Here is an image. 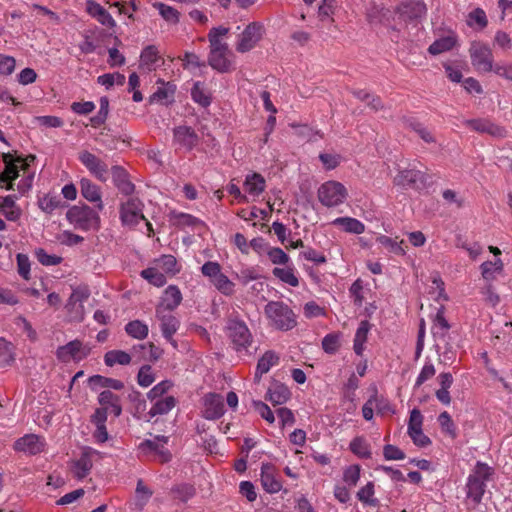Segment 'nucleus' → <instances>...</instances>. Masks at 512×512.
<instances>
[{
    "label": "nucleus",
    "mask_w": 512,
    "mask_h": 512,
    "mask_svg": "<svg viewBox=\"0 0 512 512\" xmlns=\"http://www.w3.org/2000/svg\"><path fill=\"white\" fill-rule=\"evenodd\" d=\"M228 33L229 28L218 26L213 27L207 36L210 48L208 63L220 73H227L234 69V55L226 41Z\"/></svg>",
    "instance_id": "nucleus-1"
},
{
    "label": "nucleus",
    "mask_w": 512,
    "mask_h": 512,
    "mask_svg": "<svg viewBox=\"0 0 512 512\" xmlns=\"http://www.w3.org/2000/svg\"><path fill=\"white\" fill-rule=\"evenodd\" d=\"M266 317L270 325L282 331L293 329L296 324V317L293 311L283 302L270 301L264 308Z\"/></svg>",
    "instance_id": "nucleus-2"
},
{
    "label": "nucleus",
    "mask_w": 512,
    "mask_h": 512,
    "mask_svg": "<svg viewBox=\"0 0 512 512\" xmlns=\"http://www.w3.org/2000/svg\"><path fill=\"white\" fill-rule=\"evenodd\" d=\"M67 220L76 229L97 230L100 227V217L96 211L87 205L72 206L66 213Z\"/></svg>",
    "instance_id": "nucleus-3"
},
{
    "label": "nucleus",
    "mask_w": 512,
    "mask_h": 512,
    "mask_svg": "<svg viewBox=\"0 0 512 512\" xmlns=\"http://www.w3.org/2000/svg\"><path fill=\"white\" fill-rule=\"evenodd\" d=\"M226 332L236 352L247 355L248 348L252 345L253 337L245 322L238 319H229Z\"/></svg>",
    "instance_id": "nucleus-4"
},
{
    "label": "nucleus",
    "mask_w": 512,
    "mask_h": 512,
    "mask_svg": "<svg viewBox=\"0 0 512 512\" xmlns=\"http://www.w3.org/2000/svg\"><path fill=\"white\" fill-rule=\"evenodd\" d=\"M348 197L346 187L338 181L329 180L320 185L317 190L319 202L328 208L343 204Z\"/></svg>",
    "instance_id": "nucleus-5"
},
{
    "label": "nucleus",
    "mask_w": 512,
    "mask_h": 512,
    "mask_svg": "<svg viewBox=\"0 0 512 512\" xmlns=\"http://www.w3.org/2000/svg\"><path fill=\"white\" fill-rule=\"evenodd\" d=\"M265 33L264 25L260 22L249 23L244 30L238 35L235 49L237 52L244 54L253 50L262 40Z\"/></svg>",
    "instance_id": "nucleus-6"
},
{
    "label": "nucleus",
    "mask_w": 512,
    "mask_h": 512,
    "mask_svg": "<svg viewBox=\"0 0 512 512\" xmlns=\"http://www.w3.org/2000/svg\"><path fill=\"white\" fill-rule=\"evenodd\" d=\"M35 159L36 157L34 155H28L26 158H13L10 153H4L3 161L5 163V170L0 174V182L7 184V190L12 189V181L18 177L19 169L26 170Z\"/></svg>",
    "instance_id": "nucleus-7"
},
{
    "label": "nucleus",
    "mask_w": 512,
    "mask_h": 512,
    "mask_svg": "<svg viewBox=\"0 0 512 512\" xmlns=\"http://www.w3.org/2000/svg\"><path fill=\"white\" fill-rule=\"evenodd\" d=\"M471 64L480 73H488L493 70V53L488 45L480 41H474L469 48Z\"/></svg>",
    "instance_id": "nucleus-8"
},
{
    "label": "nucleus",
    "mask_w": 512,
    "mask_h": 512,
    "mask_svg": "<svg viewBox=\"0 0 512 512\" xmlns=\"http://www.w3.org/2000/svg\"><path fill=\"white\" fill-rule=\"evenodd\" d=\"M427 174L416 168L400 170L393 179V184L404 189H419L426 186Z\"/></svg>",
    "instance_id": "nucleus-9"
},
{
    "label": "nucleus",
    "mask_w": 512,
    "mask_h": 512,
    "mask_svg": "<svg viewBox=\"0 0 512 512\" xmlns=\"http://www.w3.org/2000/svg\"><path fill=\"white\" fill-rule=\"evenodd\" d=\"M90 348L84 345L80 340H72L56 350V357L62 363L70 361L79 362L90 354Z\"/></svg>",
    "instance_id": "nucleus-10"
},
{
    "label": "nucleus",
    "mask_w": 512,
    "mask_h": 512,
    "mask_svg": "<svg viewBox=\"0 0 512 512\" xmlns=\"http://www.w3.org/2000/svg\"><path fill=\"white\" fill-rule=\"evenodd\" d=\"M143 203L137 198H131L120 207V218L124 225L135 226L142 220H146L143 215Z\"/></svg>",
    "instance_id": "nucleus-11"
},
{
    "label": "nucleus",
    "mask_w": 512,
    "mask_h": 512,
    "mask_svg": "<svg viewBox=\"0 0 512 512\" xmlns=\"http://www.w3.org/2000/svg\"><path fill=\"white\" fill-rule=\"evenodd\" d=\"M46 446L43 437L36 434H26L14 442L13 448L17 452L28 455H37L44 451Z\"/></svg>",
    "instance_id": "nucleus-12"
},
{
    "label": "nucleus",
    "mask_w": 512,
    "mask_h": 512,
    "mask_svg": "<svg viewBox=\"0 0 512 512\" xmlns=\"http://www.w3.org/2000/svg\"><path fill=\"white\" fill-rule=\"evenodd\" d=\"M199 140V136L190 126L181 125L173 129L174 144L185 151H192L198 145Z\"/></svg>",
    "instance_id": "nucleus-13"
},
{
    "label": "nucleus",
    "mask_w": 512,
    "mask_h": 512,
    "mask_svg": "<svg viewBox=\"0 0 512 512\" xmlns=\"http://www.w3.org/2000/svg\"><path fill=\"white\" fill-rule=\"evenodd\" d=\"M79 160L98 180L102 182L107 180L108 166L96 155L84 150L79 153Z\"/></svg>",
    "instance_id": "nucleus-14"
},
{
    "label": "nucleus",
    "mask_w": 512,
    "mask_h": 512,
    "mask_svg": "<svg viewBox=\"0 0 512 512\" xmlns=\"http://www.w3.org/2000/svg\"><path fill=\"white\" fill-rule=\"evenodd\" d=\"M181 301L182 293L180 289L175 285L168 286L161 297L160 303L156 307V314H162L163 312L176 309Z\"/></svg>",
    "instance_id": "nucleus-15"
},
{
    "label": "nucleus",
    "mask_w": 512,
    "mask_h": 512,
    "mask_svg": "<svg viewBox=\"0 0 512 512\" xmlns=\"http://www.w3.org/2000/svg\"><path fill=\"white\" fill-rule=\"evenodd\" d=\"M465 124L474 131L487 133L496 138H504L507 135V131L504 127L487 119H471L467 120Z\"/></svg>",
    "instance_id": "nucleus-16"
},
{
    "label": "nucleus",
    "mask_w": 512,
    "mask_h": 512,
    "mask_svg": "<svg viewBox=\"0 0 512 512\" xmlns=\"http://www.w3.org/2000/svg\"><path fill=\"white\" fill-rule=\"evenodd\" d=\"M203 416L206 419L214 420L224 414L223 397L216 393H209L203 398Z\"/></svg>",
    "instance_id": "nucleus-17"
},
{
    "label": "nucleus",
    "mask_w": 512,
    "mask_h": 512,
    "mask_svg": "<svg viewBox=\"0 0 512 512\" xmlns=\"http://www.w3.org/2000/svg\"><path fill=\"white\" fill-rule=\"evenodd\" d=\"M260 480L263 489L268 493H277L282 488V483L277 478V470L270 463L262 464Z\"/></svg>",
    "instance_id": "nucleus-18"
},
{
    "label": "nucleus",
    "mask_w": 512,
    "mask_h": 512,
    "mask_svg": "<svg viewBox=\"0 0 512 512\" xmlns=\"http://www.w3.org/2000/svg\"><path fill=\"white\" fill-rule=\"evenodd\" d=\"M95 453V450L86 447L80 458L71 462V471L75 478L81 480L90 473L93 466L92 455Z\"/></svg>",
    "instance_id": "nucleus-19"
},
{
    "label": "nucleus",
    "mask_w": 512,
    "mask_h": 512,
    "mask_svg": "<svg viewBox=\"0 0 512 512\" xmlns=\"http://www.w3.org/2000/svg\"><path fill=\"white\" fill-rule=\"evenodd\" d=\"M397 12L405 19L421 18L427 12L426 5L420 0H409L397 7Z\"/></svg>",
    "instance_id": "nucleus-20"
},
{
    "label": "nucleus",
    "mask_w": 512,
    "mask_h": 512,
    "mask_svg": "<svg viewBox=\"0 0 512 512\" xmlns=\"http://www.w3.org/2000/svg\"><path fill=\"white\" fill-rule=\"evenodd\" d=\"M81 195L89 202L96 203L99 210L103 209L101 191L90 179L82 178L79 182Z\"/></svg>",
    "instance_id": "nucleus-21"
},
{
    "label": "nucleus",
    "mask_w": 512,
    "mask_h": 512,
    "mask_svg": "<svg viewBox=\"0 0 512 512\" xmlns=\"http://www.w3.org/2000/svg\"><path fill=\"white\" fill-rule=\"evenodd\" d=\"M161 63H163V60L156 47L148 46L142 51L140 55V69L150 72L156 70Z\"/></svg>",
    "instance_id": "nucleus-22"
},
{
    "label": "nucleus",
    "mask_w": 512,
    "mask_h": 512,
    "mask_svg": "<svg viewBox=\"0 0 512 512\" xmlns=\"http://www.w3.org/2000/svg\"><path fill=\"white\" fill-rule=\"evenodd\" d=\"M243 185L246 192L255 198L265 190L266 181L261 174L254 172L246 176Z\"/></svg>",
    "instance_id": "nucleus-23"
},
{
    "label": "nucleus",
    "mask_w": 512,
    "mask_h": 512,
    "mask_svg": "<svg viewBox=\"0 0 512 512\" xmlns=\"http://www.w3.org/2000/svg\"><path fill=\"white\" fill-rule=\"evenodd\" d=\"M87 11L88 13L96 18L98 22H100L102 25L112 28L115 26V21L110 15V13L103 8L100 4L94 2V1H88L87 2Z\"/></svg>",
    "instance_id": "nucleus-24"
},
{
    "label": "nucleus",
    "mask_w": 512,
    "mask_h": 512,
    "mask_svg": "<svg viewBox=\"0 0 512 512\" xmlns=\"http://www.w3.org/2000/svg\"><path fill=\"white\" fill-rule=\"evenodd\" d=\"M156 317L161 322V331L163 336L168 341H173V336L177 332L179 328V321L178 319L173 316L172 314H165L163 312L162 314H156Z\"/></svg>",
    "instance_id": "nucleus-25"
},
{
    "label": "nucleus",
    "mask_w": 512,
    "mask_h": 512,
    "mask_svg": "<svg viewBox=\"0 0 512 512\" xmlns=\"http://www.w3.org/2000/svg\"><path fill=\"white\" fill-rule=\"evenodd\" d=\"M279 361L278 355L273 351H266L262 357L258 360L256 371H255V381L259 382L261 377L268 373L270 368L276 365Z\"/></svg>",
    "instance_id": "nucleus-26"
},
{
    "label": "nucleus",
    "mask_w": 512,
    "mask_h": 512,
    "mask_svg": "<svg viewBox=\"0 0 512 512\" xmlns=\"http://www.w3.org/2000/svg\"><path fill=\"white\" fill-rule=\"evenodd\" d=\"M111 170L116 187L125 195L132 194L134 185L129 181L126 171L120 166H113Z\"/></svg>",
    "instance_id": "nucleus-27"
},
{
    "label": "nucleus",
    "mask_w": 512,
    "mask_h": 512,
    "mask_svg": "<svg viewBox=\"0 0 512 512\" xmlns=\"http://www.w3.org/2000/svg\"><path fill=\"white\" fill-rule=\"evenodd\" d=\"M99 404L102 407H107L108 411L113 413L116 417L121 415L122 407L119 397L110 390L102 391L98 397Z\"/></svg>",
    "instance_id": "nucleus-28"
},
{
    "label": "nucleus",
    "mask_w": 512,
    "mask_h": 512,
    "mask_svg": "<svg viewBox=\"0 0 512 512\" xmlns=\"http://www.w3.org/2000/svg\"><path fill=\"white\" fill-rule=\"evenodd\" d=\"M175 405L176 399L173 396H166L164 398L155 399L154 404L148 411L149 419L167 414L175 407Z\"/></svg>",
    "instance_id": "nucleus-29"
},
{
    "label": "nucleus",
    "mask_w": 512,
    "mask_h": 512,
    "mask_svg": "<svg viewBox=\"0 0 512 512\" xmlns=\"http://www.w3.org/2000/svg\"><path fill=\"white\" fill-rule=\"evenodd\" d=\"M290 396L291 393L287 386L275 383L268 389L266 398L273 405H282L289 400Z\"/></svg>",
    "instance_id": "nucleus-30"
},
{
    "label": "nucleus",
    "mask_w": 512,
    "mask_h": 512,
    "mask_svg": "<svg viewBox=\"0 0 512 512\" xmlns=\"http://www.w3.org/2000/svg\"><path fill=\"white\" fill-rule=\"evenodd\" d=\"M504 264L500 258L481 264V274L487 283H492L503 272Z\"/></svg>",
    "instance_id": "nucleus-31"
},
{
    "label": "nucleus",
    "mask_w": 512,
    "mask_h": 512,
    "mask_svg": "<svg viewBox=\"0 0 512 512\" xmlns=\"http://www.w3.org/2000/svg\"><path fill=\"white\" fill-rule=\"evenodd\" d=\"M486 484L476 480L474 478L468 477L467 485H466V496L470 499L474 506L480 504L482 497L485 493Z\"/></svg>",
    "instance_id": "nucleus-32"
},
{
    "label": "nucleus",
    "mask_w": 512,
    "mask_h": 512,
    "mask_svg": "<svg viewBox=\"0 0 512 512\" xmlns=\"http://www.w3.org/2000/svg\"><path fill=\"white\" fill-rule=\"evenodd\" d=\"M332 224L341 227L347 233L362 234L365 231V225L352 217L336 218L332 221Z\"/></svg>",
    "instance_id": "nucleus-33"
},
{
    "label": "nucleus",
    "mask_w": 512,
    "mask_h": 512,
    "mask_svg": "<svg viewBox=\"0 0 512 512\" xmlns=\"http://www.w3.org/2000/svg\"><path fill=\"white\" fill-rule=\"evenodd\" d=\"M158 83H161V86L153 93L151 99L162 104L173 102L176 86L171 82L164 83L163 81H158Z\"/></svg>",
    "instance_id": "nucleus-34"
},
{
    "label": "nucleus",
    "mask_w": 512,
    "mask_h": 512,
    "mask_svg": "<svg viewBox=\"0 0 512 512\" xmlns=\"http://www.w3.org/2000/svg\"><path fill=\"white\" fill-rule=\"evenodd\" d=\"M457 44V37L448 35L435 40L428 48V52L432 55H439L441 53L452 50Z\"/></svg>",
    "instance_id": "nucleus-35"
},
{
    "label": "nucleus",
    "mask_w": 512,
    "mask_h": 512,
    "mask_svg": "<svg viewBox=\"0 0 512 512\" xmlns=\"http://www.w3.org/2000/svg\"><path fill=\"white\" fill-rule=\"evenodd\" d=\"M370 330V323L366 320L360 322V325L355 333L353 349L354 352L361 356L365 349L364 345L368 338V333Z\"/></svg>",
    "instance_id": "nucleus-36"
},
{
    "label": "nucleus",
    "mask_w": 512,
    "mask_h": 512,
    "mask_svg": "<svg viewBox=\"0 0 512 512\" xmlns=\"http://www.w3.org/2000/svg\"><path fill=\"white\" fill-rule=\"evenodd\" d=\"M0 212L10 221L18 220L22 213L12 196H6L1 200Z\"/></svg>",
    "instance_id": "nucleus-37"
},
{
    "label": "nucleus",
    "mask_w": 512,
    "mask_h": 512,
    "mask_svg": "<svg viewBox=\"0 0 512 512\" xmlns=\"http://www.w3.org/2000/svg\"><path fill=\"white\" fill-rule=\"evenodd\" d=\"M444 310V306L441 305L433 319L432 332L435 337L444 338L450 329V324L445 318Z\"/></svg>",
    "instance_id": "nucleus-38"
},
{
    "label": "nucleus",
    "mask_w": 512,
    "mask_h": 512,
    "mask_svg": "<svg viewBox=\"0 0 512 512\" xmlns=\"http://www.w3.org/2000/svg\"><path fill=\"white\" fill-rule=\"evenodd\" d=\"M104 362L109 367H113L116 364L128 365L131 363V356L122 350H111L104 355Z\"/></svg>",
    "instance_id": "nucleus-39"
},
{
    "label": "nucleus",
    "mask_w": 512,
    "mask_h": 512,
    "mask_svg": "<svg viewBox=\"0 0 512 512\" xmlns=\"http://www.w3.org/2000/svg\"><path fill=\"white\" fill-rule=\"evenodd\" d=\"M155 266L164 274L168 275H175L179 271L176 258L172 255H163L156 259Z\"/></svg>",
    "instance_id": "nucleus-40"
},
{
    "label": "nucleus",
    "mask_w": 512,
    "mask_h": 512,
    "mask_svg": "<svg viewBox=\"0 0 512 512\" xmlns=\"http://www.w3.org/2000/svg\"><path fill=\"white\" fill-rule=\"evenodd\" d=\"M126 333L138 340H143L148 336V326L140 320L130 321L125 326Z\"/></svg>",
    "instance_id": "nucleus-41"
},
{
    "label": "nucleus",
    "mask_w": 512,
    "mask_h": 512,
    "mask_svg": "<svg viewBox=\"0 0 512 512\" xmlns=\"http://www.w3.org/2000/svg\"><path fill=\"white\" fill-rule=\"evenodd\" d=\"M141 276L156 287H162L166 284L165 274L156 266L142 270Z\"/></svg>",
    "instance_id": "nucleus-42"
},
{
    "label": "nucleus",
    "mask_w": 512,
    "mask_h": 512,
    "mask_svg": "<svg viewBox=\"0 0 512 512\" xmlns=\"http://www.w3.org/2000/svg\"><path fill=\"white\" fill-rule=\"evenodd\" d=\"M350 450L358 457L363 459L371 458V449L363 437H356L350 442Z\"/></svg>",
    "instance_id": "nucleus-43"
},
{
    "label": "nucleus",
    "mask_w": 512,
    "mask_h": 512,
    "mask_svg": "<svg viewBox=\"0 0 512 512\" xmlns=\"http://www.w3.org/2000/svg\"><path fill=\"white\" fill-rule=\"evenodd\" d=\"M154 7L165 21L170 24H177L180 19V13L177 9L164 3H155Z\"/></svg>",
    "instance_id": "nucleus-44"
},
{
    "label": "nucleus",
    "mask_w": 512,
    "mask_h": 512,
    "mask_svg": "<svg viewBox=\"0 0 512 512\" xmlns=\"http://www.w3.org/2000/svg\"><path fill=\"white\" fill-rule=\"evenodd\" d=\"M89 382L94 387H97V386L107 387V388H112L115 390H121L124 387V384L122 381H120L118 379L107 378V377H104L101 375H94V376L90 377Z\"/></svg>",
    "instance_id": "nucleus-45"
},
{
    "label": "nucleus",
    "mask_w": 512,
    "mask_h": 512,
    "mask_svg": "<svg viewBox=\"0 0 512 512\" xmlns=\"http://www.w3.org/2000/svg\"><path fill=\"white\" fill-rule=\"evenodd\" d=\"M192 99L203 107H207L211 103V95L206 91L200 82H196L191 90Z\"/></svg>",
    "instance_id": "nucleus-46"
},
{
    "label": "nucleus",
    "mask_w": 512,
    "mask_h": 512,
    "mask_svg": "<svg viewBox=\"0 0 512 512\" xmlns=\"http://www.w3.org/2000/svg\"><path fill=\"white\" fill-rule=\"evenodd\" d=\"M273 275L276 278H278L279 280H281L282 282H284L292 287H296L299 285V280L296 277V275L294 274L293 269L290 267H286V268L276 267L273 269Z\"/></svg>",
    "instance_id": "nucleus-47"
},
{
    "label": "nucleus",
    "mask_w": 512,
    "mask_h": 512,
    "mask_svg": "<svg viewBox=\"0 0 512 512\" xmlns=\"http://www.w3.org/2000/svg\"><path fill=\"white\" fill-rule=\"evenodd\" d=\"M374 496V483L368 482L365 486H363L357 492V498L360 502L367 504L369 506H377L378 500L373 497Z\"/></svg>",
    "instance_id": "nucleus-48"
},
{
    "label": "nucleus",
    "mask_w": 512,
    "mask_h": 512,
    "mask_svg": "<svg viewBox=\"0 0 512 512\" xmlns=\"http://www.w3.org/2000/svg\"><path fill=\"white\" fill-rule=\"evenodd\" d=\"M335 3L336 0H322L318 8V18L320 21L334 22Z\"/></svg>",
    "instance_id": "nucleus-49"
},
{
    "label": "nucleus",
    "mask_w": 512,
    "mask_h": 512,
    "mask_svg": "<svg viewBox=\"0 0 512 512\" xmlns=\"http://www.w3.org/2000/svg\"><path fill=\"white\" fill-rule=\"evenodd\" d=\"M14 361L13 345L0 337V365H10Z\"/></svg>",
    "instance_id": "nucleus-50"
},
{
    "label": "nucleus",
    "mask_w": 512,
    "mask_h": 512,
    "mask_svg": "<svg viewBox=\"0 0 512 512\" xmlns=\"http://www.w3.org/2000/svg\"><path fill=\"white\" fill-rule=\"evenodd\" d=\"M211 283L224 295H231L234 292V283L223 273H220Z\"/></svg>",
    "instance_id": "nucleus-51"
},
{
    "label": "nucleus",
    "mask_w": 512,
    "mask_h": 512,
    "mask_svg": "<svg viewBox=\"0 0 512 512\" xmlns=\"http://www.w3.org/2000/svg\"><path fill=\"white\" fill-rule=\"evenodd\" d=\"M438 423L441 430L448 434L452 439L457 437L455 424L447 411L440 413L438 416Z\"/></svg>",
    "instance_id": "nucleus-52"
},
{
    "label": "nucleus",
    "mask_w": 512,
    "mask_h": 512,
    "mask_svg": "<svg viewBox=\"0 0 512 512\" xmlns=\"http://www.w3.org/2000/svg\"><path fill=\"white\" fill-rule=\"evenodd\" d=\"M361 467L358 464H353L344 469L343 481L349 487L357 485L360 479Z\"/></svg>",
    "instance_id": "nucleus-53"
},
{
    "label": "nucleus",
    "mask_w": 512,
    "mask_h": 512,
    "mask_svg": "<svg viewBox=\"0 0 512 512\" xmlns=\"http://www.w3.org/2000/svg\"><path fill=\"white\" fill-rule=\"evenodd\" d=\"M340 333L327 334L322 340V348L328 354H335L340 347Z\"/></svg>",
    "instance_id": "nucleus-54"
},
{
    "label": "nucleus",
    "mask_w": 512,
    "mask_h": 512,
    "mask_svg": "<svg viewBox=\"0 0 512 512\" xmlns=\"http://www.w3.org/2000/svg\"><path fill=\"white\" fill-rule=\"evenodd\" d=\"M492 474L493 469L490 466H488L486 463L477 462L474 467L473 473L469 477L479 480L480 482L486 484V481L490 479Z\"/></svg>",
    "instance_id": "nucleus-55"
},
{
    "label": "nucleus",
    "mask_w": 512,
    "mask_h": 512,
    "mask_svg": "<svg viewBox=\"0 0 512 512\" xmlns=\"http://www.w3.org/2000/svg\"><path fill=\"white\" fill-rule=\"evenodd\" d=\"M377 241L381 245L388 248L391 252H393L395 254L402 255V256L406 254V251L402 247V244L404 243L403 240H401L400 242H397L396 240H394L388 236L381 235L377 238Z\"/></svg>",
    "instance_id": "nucleus-56"
},
{
    "label": "nucleus",
    "mask_w": 512,
    "mask_h": 512,
    "mask_svg": "<svg viewBox=\"0 0 512 512\" xmlns=\"http://www.w3.org/2000/svg\"><path fill=\"white\" fill-rule=\"evenodd\" d=\"M140 448L141 449L147 448L151 451H155L159 455L161 462H167L171 458V454L169 453V451L163 449V447L160 449L158 443L155 441H152V440L144 441L143 443L140 444Z\"/></svg>",
    "instance_id": "nucleus-57"
},
{
    "label": "nucleus",
    "mask_w": 512,
    "mask_h": 512,
    "mask_svg": "<svg viewBox=\"0 0 512 512\" xmlns=\"http://www.w3.org/2000/svg\"><path fill=\"white\" fill-rule=\"evenodd\" d=\"M17 259V271L19 275L25 279H30V260L27 255L18 253L16 256Z\"/></svg>",
    "instance_id": "nucleus-58"
},
{
    "label": "nucleus",
    "mask_w": 512,
    "mask_h": 512,
    "mask_svg": "<svg viewBox=\"0 0 512 512\" xmlns=\"http://www.w3.org/2000/svg\"><path fill=\"white\" fill-rule=\"evenodd\" d=\"M154 380L155 378L151 366H142L137 375L138 384L142 387H148L154 382Z\"/></svg>",
    "instance_id": "nucleus-59"
},
{
    "label": "nucleus",
    "mask_w": 512,
    "mask_h": 512,
    "mask_svg": "<svg viewBox=\"0 0 512 512\" xmlns=\"http://www.w3.org/2000/svg\"><path fill=\"white\" fill-rule=\"evenodd\" d=\"M252 405L258 414L268 423L273 424L275 422L274 414L266 403L259 400H253Z\"/></svg>",
    "instance_id": "nucleus-60"
},
{
    "label": "nucleus",
    "mask_w": 512,
    "mask_h": 512,
    "mask_svg": "<svg viewBox=\"0 0 512 512\" xmlns=\"http://www.w3.org/2000/svg\"><path fill=\"white\" fill-rule=\"evenodd\" d=\"M169 220L175 224V225H179V226H191V225H194L196 219L189 215V214H185V213H178L176 211H172L170 212L169 214Z\"/></svg>",
    "instance_id": "nucleus-61"
},
{
    "label": "nucleus",
    "mask_w": 512,
    "mask_h": 512,
    "mask_svg": "<svg viewBox=\"0 0 512 512\" xmlns=\"http://www.w3.org/2000/svg\"><path fill=\"white\" fill-rule=\"evenodd\" d=\"M172 387V382L165 380L155 385L147 394L150 400L163 398L162 396Z\"/></svg>",
    "instance_id": "nucleus-62"
},
{
    "label": "nucleus",
    "mask_w": 512,
    "mask_h": 512,
    "mask_svg": "<svg viewBox=\"0 0 512 512\" xmlns=\"http://www.w3.org/2000/svg\"><path fill=\"white\" fill-rule=\"evenodd\" d=\"M202 274L209 278L210 282L213 281L221 272V266L218 262L207 261L201 267Z\"/></svg>",
    "instance_id": "nucleus-63"
},
{
    "label": "nucleus",
    "mask_w": 512,
    "mask_h": 512,
    "mask_svg": "<svg viewBox=\"0 0 512 512\" xmlns=\"http://www.w3.org/2000/svg\"><path fill=\"white\" fill-rule=\"evenodd\" d=\"M34 121L45 128H59L63 125L62 119L57 116H37Z\"/></svg>",
    "instance_id": "nucleus-64"
}]
</instances>
